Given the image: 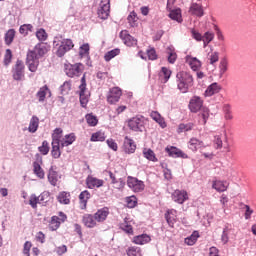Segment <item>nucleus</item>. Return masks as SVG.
I'll return each mask as SVG.
<instances>
[{
    "label": "nucleus",
    "instance_id": "c9c22d12",
    "mask_svg": "<svg viewBox=\"0 0 256 256\" xmlns=\"http://www.w3.org/2000/svg\"><path fill=\"white\" fill-rule=\"evenodd\" d=\"M108 175L112 181V185H116L115 188L116 189H123V187H125V182L123 180H117V178L115 177V174H113V172L109 171Z\"/></svg>",
    "mask_w": 256,
    "mask_h": 256
},
{
    "label": "nucleus",
    "instance_id": "9d476101",
    "mask_svg": "<svg viewBox=\"0 0 256 256\" xmlns=\"http://www.w3.org/2000/svg\"><path fill=\"white\" fill-rule=\"evenodd\" d=\"M203 100L199 96H193L190 99L188 109L191 111V113H199L203 109Z\"/></svg>",
    "mask_w": 256,
    "mask_h": 256
},
{
    "label": "nucleus",
    "instance_id": "e2e57ef3",
    "mask_svg": "<svg viewBox=\"0 0 256 256\" xmlns=\"http://www.w3.org/2000/svg\"><path fill=\"white\" fill-rule=\"evenodd\" d=\"M11 59H13V53L11 52V49H7L3 60L4 65H9V63H11Z\"/></svg>",
    "mask_w": 256,
    "mask_h": 256
},
{
    "label": "nucleus",
    "instance_id": "a18cd8bd",
    "mask_svg": "<svg viewBox=\"0 0 256 256\" xmlns=\"http://www.w3.org/2000/svg\"><path fill=\"white\" fill-rule=\"evenodd\" d=\"M126 253L128 256H143V251L141 250L140 247L137 246H130L126 250Z\"/></svg>",
    "mask_w": 256,
    "mask_h": 256
},
{
    "label": "nucleus",
    "instance_id": "f704fd0d",
    "mask_svg": "<svg viewBox=\"0 0 256 256\" xmlns=\"http://www.w3.org/2000/svg\"><path fill=\"white\" fill-rule=\"evenodd\" d=\"M143 156L145 157V159H147L148 161H152L153 163H157V161H159V159H157V156L155 155V152L151 149L145 148L143 150Z\"/></svg>",
    "mask_w": 256,
    "mask_h": 256
},
{
    "label": "nucleus",
    "instance_id": "680f3d73",
    "mask_svg": "<svg viewBox=\"0 0 256 256\" xmlns=\"http://www.w3.org/2000/svg\"><path fill=\"white\" fill-rule=\"evenodd\" d=\"M79 55L81 58L87 57L89 55V44H83L80 46Z\"/></svg>",
    "mask_w": 256,
    "mask_h": 256
},
{
    "label": "nucleus",
    "instance_id": "412c9836",
    "mask_svg": "<svg viewBox=\"0 0 256 256\" xmlns=\"http://www.w3.org/2000/svg\"><path fill=\"white\" fill-rule=\"evenodd\" d=\"M78 199L80 209H87V203L89 202V199H91V192H89L88 190L82 191L79 194Z\"/></svg>",
    "mask_w": 256,
    "mask_h": 256
},
{
    "label": "nucleus",
    "instance_id": "473e14b6",
    "mask_svg": "<svg viewBox=\"0 0 256 256\" xmlns=\"http://www.w3.org/2000/svg\"><path fill=\"white\" fill-rule=\"evenodd\" d=\"M150 117L154 121H156V123H158L160 127H162V129H165V127H167V123H165V119L161 117V114H159V112H156V111L151 112Z\"/></svg>",
    "mask_w": 256,
    "mask_h": 256
},
{
    "label": "nucleus",
    "instance_id": "4468645a",
    "mask_svg": "<svg viewBox=\"0 0 256 256\" xmlns=\"http://www.w3.org/2000/svg\"><path fill=\"white\" fill-rule=\"evenodd\" d=\"M122 150L127 155H132V153H135V151H137V144H135V141L129 138V136H126L124 138Z\"/></svg>",
    "mask_w": 256,
    "mask_h": 256
},
{
    "label": "nucleus",
    "instance_id": "f3484780",
    "mask_svg": "<svg viewBox=\"0 0 256 256\" xmlns=\"http://www.w3.org/2000/svg\"><path fill=\"white\" fill-rule=\"evenodd\" d=\"M26 65L31 73H37V69H39V58H35L33 54L27 53Z\"/></svg>",
    "mask_w": 256,
    "mask_h": 256
},
{
    "label": "nucleus",
    "instance_id": "7ed1b4c3",
    "mask_svg": "<svg viewBox=\"0 0 256 256\" xmlns=\"http://www.w3.org/2000/svg\"><path fill=\"white\" fill-rule=\"evenodd\" d=\"M188 144H189V148L192 151H197L198 149H200V153L205 157V159H211V157H213V152L203 151L205 147H209V146H206L205 143H203V141L197 138H191Z\"/></svg>",
    "mask_w": 256,
    "mask_h": 256
},
{
    "label": "nucleus",
    "instance_id": "ddd939ff",
    "mask_svg": "<svg viewBox=\"0 0 256 256\" xmlns=\"http://www.w3.org/2000/svg\"><path fill=\"white\" fill-rule=\"evenodd\" d=\"M85 183L87 189H99V187H103L105 185V181L103 179H99L91 175L87 176Z\"/></svg>",
    "mask_w": 256,
    "mask_h": 256
},
{
    "label": "nucleus",
    "instance_id": "4d7b16f0",
    "mask_svg": "<svg viewBox=\"0 0 256 256\" xmlns=\"http://www.w3.org/2000/svg\"><path fill=\"white\" fill-rule=\"evenodd\" d=\"M126 205L129 209H133L134 207H137V197L135 196L127 197Z\"/></svg>",
    "mask_w": 256,
    "mask_h": 256
},
{
    "label": "nucleus",
    "instance_id": "f8f14e48",
    "mask_svg": "<svg viewBox=\"0 0 256 256\" xmlns=\"http://www.w3.org/2000/svg\"><path fill=\"white\" fill-rule=\"evenodd\" d=\"M165 151L168 153L169 157H173L174 159H189V156L185 154V152L175 146H167Z\"/></svg>",
    "mask_w": 256,
    "mask_h": 256
},
{
    "label": "nucleus",
    "instance_id": "bf43d9fd",
    "mask_svg": "<svg viewBox=\"0 0 256 256\" xmlns=\"http://www.w3.org/2000/svg\"><path fill=\"white\" fill-rule=\"evenodd\" d=\"M36 37L39 41H47V32L45 29L41 28L36 32Z\"/></svg>",
    "mask_w": 256,
    "mask_h": 256
},
{
    "label": "nucleus",
    "instance_id": "09e8293b",
    "mask_svg": "<svg viewBox=\"0 0 256 256\" xmlns=\"http://www.w3.org/2000/svg\"><path fill=\"white\" fill-rule=\"evenodd\" d=\"M105 139H106L105 132L98 131V132L92 134V136L90 138V141H92V142H97V141L103 142V141H105Z\"/></svg>",
    "mask_w": 256,
    "mask_h": 256
},
{
    "label": "nucleus",
    "instance_id": "338daca9",
    "mask_svg": "<svg viewBox=\"0 0 256 256\" xmlns=\"http://www.w3.org/2000/svg\"><path fill=\"white\" fill-rule=\"evenodd\" d=\"M31 247H33V244L31 242H29V241H26L24 243V247H23V255L31 256V254H30Z\"/></svg>",
    "mask_w": 256,
    "mask_h": 256
},
{
    "label": "nucleus",
    "instance_id": "49530a36",
    "mask_svg": "<svg viewBox=\"0 0 256 256\" xmlns=\"http://www.w3.org/2000/svg\"><path fill=\"white\" fill-rule=\"evenodd\" d=\"M212 188L218 191V193H223L227 190V185H225V182L218 180L213 182Z\"/></svg>",
    "mask_w": 256,
    "mask_h": 256
},
{
    "label": "nucleus",
    "instance_id": "37998d69",
    "mask_svg": "<svg viewBox=\"0 0 256 256\" xmlns=\"http://www.w3.org/2000/svg\"><path fill=\"white\" fill-rule=\"evenodd\" d=\"M222 109L224 113V119L226 121H233V111L231 110V105L224 104Z\"/></svg>",
    "mask_w": 256,
    "mask_h": 256
},
{
    "label": "nucleus",
    "instance_id": "a211bd4d",
    "mask_svg": "<svg viewBox=\"0 0 256 256\" xmlns=\"http://www.w3.org/2000/svg\"><path fill=\"white\" fill-rule=\"evenodd\" d=\"M120 39L127 45V47H135V45H137V39L131 36L127 30H122L120 32Z\"/></svg>",
    "mask_w": 256,
    "mask_h": 256
},
{
    "label": "nucleus",
    "instance_id": "5701e85b",
    "mask_svg": "<svg viewBox=\"0 0 256 256\" xmlns=\"http://www.w3.org/2000/svg\"><path fill=\"white\" fill-rule=\"evenodd\" d=\"M56 199L60 205H70L71 204V193L67 191H61L56 196Z\"/></svg>",
    "mask_w": 256,
    "mask_h": 256
},
{
    "label": "nucleus",
    "instance_id": "a19ab883",
    "mask_svg": "<svg viewBox=\"0 0 256 256\" xmlns=\"http://www.w3.org/2000/svg\"><path fill=\"white\" fill-rule=\"evenodd\" d=\"M120 229L128 235H133V226H131V222L128 221L127 218H125L124 222L120 224Z\"/></svg>",
    "mask_w": 256,
    "mask_h": 256
},
{
    "label": "nucleus",
    "instance_id": "3c124183",
    "mask_svg": "<svg viewBox=\"0 0 256 256\" xmlns=\"http://www.w3.org/2000/svg\"><path fill=\"white\" fill-rule=\"evenodd\" d=\"M86 122L89 125V127H95L97 126V123H99V120L97 119V116L93 114H87L85 116Z\"/></svg>",
    "mask_w": 256,
    "mask_h": 256
},
{
    "label": "nucleus",
    "instance_id": "79ce46f5",
    "mask_svg": "<svg viewBox=\"0 0 256 256\" xmlns=\"http://www.w3.org/2000/svg\"><path fill=\"white\" fill-rule=\"evenodd\" d=\"M207 61L210 65H215L219 61V52L211 50L207 54Z\"/></svg>",
    "mask_w": 256,
    "mask_h": 256
},
{
    "label": "nucleus",
    "instance_id": "a878e982",
    "mask_svg": "<svg viewBox=\"0 0 256 256\" xmlns=\"http://www.w3.org/2000/svg\"><path fill=\"white\" fill-rule=\"evenodd\" d=\"M221 91V85L217 82L212 83L209 85L204 93L205 97H213V95H217Z\"/></svg>",
    "mask_w": 256,
    "mask_h": 256
},
{
    "label": "nucleus",
    "instance_id": "0e129e2a",
    "mask_svg": "<svg viewBox=\"0 0 256 256\" xmlns=\"http://www.w3.org/2000/svg\"><path fill=\"white\" fill-rule=\"evenodd\" d=\"M39 203V198L37 195L32 194L29 198V205L32 207V209H37V204Z\"/></svg>",
    "mask_w": 256,
    "mask_h": 256
},
{
    "label": "nucleus",
    "instance_id": "423d86ee",
    "mask_svg": "<svg viewBox=\"0 0 256 256\" xmlns=\"http://www.w3.org/2000/svg\"><path fill=\"white\" fill-rule=\"evenodd\" d=\"M13 79L21 81L25 77V64L21 60H17L12 69Z\"/></svg>",
    "mask_w": 256,
    "mask_h": 256
},
{
    "label": "nucleus",
    "instance_id": "c03bdc74",
    "mask_svg": "<svg viewBox=\"0 0 256 256\" xmlns=\"http://www.w3.org/2000/svg\"><path fill=\"white\" fill-rule=\"evenodd\" d=\"M197 239H199V232L194 231L189 237L185 238L184 242L186 245L193 246L197 243Z\"/></svg>",
    "mask_w": 256,
    "mask_h": 256
},
{
    "label": "nucleus",
    "instance_id": "f03ea898",
    "mask_svg": "<svg viewBox=\"0 0 256 256\" xmlns=\"http://www.w3.org/2000/svg\"><path fill=\"white\" fill-rule=\"evenodd\" d=\"M84 70L85 66L81 63H68L64 65V73H66L67 77H81Z\"/></svg>",
    "mask_w": 256,
    "mask_h": 256
},
{
    "label": "nucleus",
    "instance_id": "58836bf2",
    "mask_svg": "<svg viewBox=\"0 0 256 256\" xmlns=\"http://www.w3.org/2000/svg\"><path fill=\"white\" fill-rule=\"evenodd\" d=\"M214 39L215 33L211 31L205 32L204 35H202L203 47H207V45H209V43H211V41H213Z\"/></svg>",
    "mask_w": 256,
    "mask_h": 256
},
{
    "label": "nucleus",
    "instance_id": "8fccbe9b",
    "mask_svg": "<svg viewBox=\"0 0 256 256\" xmlns=\"http://www.w3.org/2000/svg\"><path fill=\"white\" fill-rule=\"evenodd\" d=\"M127 19L130 27H137V21H139V17H137V13L135 11H132L128 15Z\"/></svg>",
    "mask_w": 256,
    "mask_h": 256
},
{
    "label": "nucleus",
    "instance_id": "774afa93",
    "mask_svg": "<svg viewBox=\"0 0 256 256\" xmlns=\"http://www.w3.org/2000/svg\"><path fill=\"white\" fill-rule=\"evenodd\" d=\"M89 103V95L85 93H80V105L81 107H87V104Z\"/></svg>",
    "mask_w": 256,
    "mask_h": 256
},
{
    "label": "nucleus",
    "instance_id": "f257e3e1",
    "mask_svg": "<svg viewBox=\"0 0 256 256\" xmlns=\"http://www.w3.org/2000/svg\"><path fill=\"white\" fill-rule=\"evenodd\" d=\"M177 87L181 93H187L193 87V75L187 71H180L176 75Z\"/></svg>",
    "mask_w": 256,
    "mask_h": 256
},
{
    "label": "nucleus",
    "instance_id": "603ef678",
    "mask_svg": "<svg viewBox=\"0 0 256 256\" xmlns=\"http://www.w3.org/2000/svg\"><path fill=\"white\" fill-rule=\"evenodd\" d=\"M29 32H33V25L31 24H24V25H21L20 28H19V33L21 35H24V36H27L29 35Z\"/></svg>",
    "mask_w": 256,
    "mask_h": 256
},
{
    "label": "nucleus",
    "instance_id": "c85d7f7f",
    "mask_svg": "<svg viewBox=\"0 0 256 256\" xmlns=\"http://www.w3.org/2000/svg\"><path fill=\"white\" fill-rule=\"evenodd\" d=\"M51 155L53 159H59V157H61V142H59L57 139L52 141Z\"/></svg>",
    "mask_w": 256,
    "mask_h": 256
},
{
    "label": "nucleus",
    "instance_id": "7c9ffc66",
    "mask_svg": "<svg viewBox=\"0 0 256 256\" xmlns=\"http://www.w3.org/2000/svg\"><path fill=\"white\" fill-rule=\"evenodd\" d=\"M170 78H171V70H169L167 67H162L159 73V79L161 83H167V81H169Z\"/></svg>",
    "mask_w": 256,
    "mask_h": 256
},
{
    "label": "nucleus",
    "instance_id": "9b49d317",
    "mask_svg": "<svg viewBox=\"0 0 256 256\" xmlns=\"http://www.w3.org/2000/svg\"><path fill=\"white\" fill-rule=\"evenodd\" d=\"M75 47V44H73V40L71 39H65L61 42L60 46L58 47V50L56 51L57 57H63L67 51H71Z\"/></svg>",
    "mask_w": 256,
    "mask_h": 256
},
{
    "label": "nucleus",
    "instance_id": "bb28decb",
    "mask_svg": "<svg viewBox=\"0 0 256 256\" xmlns=\"http://www.w3.org/2000/svg\"><path fill=\"white\" fill-rule=\"evenodd\" d=\"M199 114H198V117H199V123L200 125H207V121L209 120V117H210V110L209 108L207 107H203L201 110H199Z\"/></svg>",
    "mask_w": 256,
    "mask_h": 256
},
{
    "label": "nucleus",
    "instance_id": "4be33fe9",
    "mask_svg": "<svg viewBox=\"0 0 256 256\" xmlns=\"http://www.w3.org/2000/svg\"><path fill=\"white\" fill-rule=\"evenodd\" d=\"M107 217H109V209L107 207L97 210L94 214V219L97 223H103V221L107 220Z\"/></svg>",
    "mask_w": 256,
    "mask_h": 256
},
{
    "label": "nucleus",
    "instance_id": "c756f323",
    "mask_svg": "<svg viewBox=\"0 0 256 256\" xmlns=\"http://www.w3.org/2000/svg\"><path fill=\"white\" fill-rule=\"evenodd\" d=\"M186 63H188L192 71H199L201 69V61L195 57L188 56Z\"/></svg>",
    "mask_w": 256,
    "mask_h": 256
},
{
    "label": "nucleus",
    "instance_id": "dca6fc26",
    "mask_svg": "<svg viewBox=\"0 0 256 256\" xmlns=\"http://www.w3.org/2000/svg\"><path fill=\"white\" fill-rule=\"evenodd\" d=\"M60 217L58 216H52L51 220L49 222V229L50 231H57L59 227H61V221L64 223V221L67 219V215H65L63 212H60Z\"/></svg>",
    "mask_w": 256,
    "mask_h": 256
},
{
    "label": "nucleus",
    "instance_id": "39448f33",
    "mask_svg": "<svg viewBox=\"0 0 256 256\" xmlns=\"http://www.w3.org/2000/svg\"><path fill=\"white\" fill-rule=\"evenodd\" d=\"M122 95H123V90H121V88L119 87L110 88L107 94V103H109V105H117Z\"/></svg>",
    "mask_w": 256,
    "mask_h": 256
},
{
    "label": "nucleus",
    "instance_id": "20e7f679",
    "mask_svg": "<svg viewBox=\"0 0 256 256\" xmlns=\"http://www.w3.org/2000/svg\"><path fill=\"white\" fill-rule=\"evenodd\" d=\"M111 13V0H101L97 9L99 19H109Z\"/></svg>",
    "mask_w": 256,
    "mask_h": 256
},
{
    "label": "nucleus",
    "instance_id": "6e6552de",
    "mask_svg": "<svg viewBox=\"0 0 256 256\" xmlns=\"http://www.w3.org/2000/svg\"><path fill=\"white\" fill-rule=\"evenodd\" d=\"M128 127L131 131H143L145 129V120L143 117H133L128 121Z\"/></svg>",
    "mask_w": 256,
    "mask_h": 256
},
{
    "label": "nucleus",
    "instance_id": "6ab92c4d",
    "mask_svg": "<svg viewBox=\"0 0 256 256\" xmlns=\"http://www.w3.org/2000/svg\"><path fill=\"white\" fill-rule=\"evenodd\" d=\"M190 15L195 17H203L205 11L203 10V5L201 3L192 2L189 8Z\"/></svg>",
    "mask_w": 256,
    "mask_h": 256
},
{
    "label": "nucleus",
    "instance_id": "ea45409f",
    "mask_svg": "<svg viewBox=\"0 0 256 256\" xmlns=\"http://www.w3.org/2000/svg\"><path fill=\"white\" fill-rule=\"evenodd\" d=\"M17 32H15V29H9L4 36V41L6 45H11L15 39V35Z\"/></svg>",
    "mask_w": 256,
    "mask_h": 256
},
{
    "label": "nucleus",
    "instance_id": "cd10ccee",
    "mask_svg": "<svg viewBox=\"0 0 256 256\" xmlns=\"http://www.w3.org/2000/svg\"><path fill=\"white\" fill-rule=\"evenodd\" d=\"M76 139L77 137L75 136V133L65 135L64 138L60 140L61 149H63V147H69V145H73Z\"/></svg>",
    "mask_w": 256,
    "mask_h": 256
},
{
    "label": "nucleus",
    "instance_id": "72a5a7b5",
    "mask_svg": "<svg viewBox=\"0 0 256 256\" xmlns=\"http://www.w3.org/2000/svg\"><path fill=\"white\" fill-rule=\"evenodd\" d=\"M37 129H39V118L37 116H33L30 120L28 131L29 133H36Z\"/></svg>",
    "mask_w": 256,
    "mask_h": 256
},
{
    "label": "nucleus",
    "instance_id": "5fc2aeb1",
    "mask_svg": "<svg viewBox=\"0 0 256 256\" xmlns=\"http://www.w3.org/2000/svg\"><path fill=\"white\" fill-rule=\"evenodd\" d=\"M193 127H195V124H193V123L179 124L178 133H185L187 131H192Z\"/></svg>",
    "mask_w": 256,
    "mask_h": 256
},
{
    "label": "nucleus",
    "instance_id": "69168bd1",
    "mask_svg": "<svg viewBox=\"0 0 256 256\" xmlns=\"http://www.w3.org/2000/svg\"><path fill=\"white\" fill-rule=\"evenodd\" d=\"M49 88L47 87V86H44V87H42V88H40V90L38 91V93H37V97L39 98V101H45V97H46V95H47V90H48Z\"/></svg>",
    "mask_w": 256,
    "mask_h": 256
},
{
    "label": "nucleus",
    "instance_id": "2f4dec72",
    "mask_svg": "<svg viewBox=\"0 0 256 256\" xmlns=\"http://www.w3.org/2000/svg\"><path fill=\"white\" fill-rule=\"evenodd\" d=\"M33 173L38 177V179H45V171L41 167V164L39 162L33 163Z\"/></svg>",
    "mask_w": 256,
    "mask_h": 256
},
{
    "label": "nucleus",
    "instance_id": "2eb2a0df",
    "mask_svg": "<svg viewBox=\"0 0 256 256\" xmlns=\"http://www.w3.org/2000/svg\"><path fill=\"white\" fill-rule=\"evenodd\" d=\"M49 50L45 44H37L33 50H29L28 55H32L36 59H41Z\"/></svg>",
    "mask_w": 256,
    "mask_h": 256
},
{
    "label": "nucleus",
    "instance_id": "aec40b11",
    "mask_svg": "<svg viewBox=\"0 0 256 256\" xmlns=\"http://www.w3.org/2000/svg\"><path fill=\"white\" fill-rule=\"evenodd\" d=\"M165 219L169 227L173 229V227H175V224L177 223V210L175 209L167 210L165 213Z\"/></svg>",
    "mask_w": 256,
    "mask_h": 256
},
{
    "label": "nucleus",
    "instance_id": "b1692460",
    "mask_svg": "<svg viewBox=\"0 0 256 256\" xmlns=\"http://www.w3.org/2000/svg\"><path fill=\"white\" fill-rule=\"evenodd\" d=\"M132 243L135 245H147V243H151V236L148 234H140L134 236L132 239Z\"/></svg>",
    "mask_w": 256,
    "mask_h": 256
},
{
    "label": "nucleus",
    "instance_id": "864d4df0",
    "mask_svg": "<svg viewBox=\"0 0 256 256\" xmlns=\"http://www.w3.org/2000/svg\"><path fill=\"white\" fill-rule=\"evenodd\" d=\"M229 233H231V228L226 226L223 229V232H222V235H221V241H222L223 245H227L229 243Z\"/></svg>",
    "mask_w": 256,
    "mask_h": 256
},
{
    "label": "nucleus",
    "instance_id": "1a4fd4ad",
    "mask_svg": "<svg viewBox=\"0 0 256 256\" xmlns=\"http://www.w3.org/2000/svg\"><path fill=\"white\" fill-rule=\"evenodd\" d=\"M172 201L174 203H178L179 205H183L185 201H189V194L185 190H175L171 195Z\"/></svg>",
    "mask_w": 256,
    "mask_h": 256
},
{
    "label": "nucleus",
    "instance_id": "13d9d810",
    "mask_svg": "<svg viewBox=\"0 0 256 256\" xmlns=\"http://www.w3.org/2000/svg\"><path fill=\"white\" fill-rule=\"evenodd\" d=\"M48 181L51 185H53V187H55V185H57V173H55V171H50L48 173Z\"/></svg>",
    "mask_w": 256,
    "mask_h": 256
},
{
    "label": "nucleus",
    "instance_id": "e433bc0d",
    "mask_svg": "<svg viewBox=\"0 0 256 256\" xmlns=\"http://www.w3.org/2000/svg\"><path fill=\"white\" fill-rule=\"evenodd\" d=\"M170 19L177 21V23H183V17L181 16V9L171 10L169 13Z\"/></svg>",
    "mask_w": 256,
    "mask_h": 256
},
{
    "label": "nucleus",
    "instance_id": "4c0bfd02",
    "mask_svg": "<svg viewBox=\"0 0 256 256\" xmlns=\"http://www.w3.org/2000/svg\"><path fill=\"white\" fill-rule=\"evenodd\" d=\"M228 68H229V62L227 61V58L221 59L218 66L220 77H223L225 73H227Z\"/></svg>",
    "mask_w": 256,
    "mask_h": 256
},
{
    "label": "nucleus",
    "instance_id": "de8ad7c7",
    "mask_svg": "<svg viewBox=\"0 0 256 256\" xmlns=\"http://www.w3.org/2000/svg\"><path fill=\"white\" fill-rule=\"evenodd\" d=\"M120 53H121V49H119V48L110 50L104 55V60L109 62V61H111V59H115V57H117V55H120Z\"/></svg>",
    "mask_w": 256,
    "mask_h": 256
},
{
    "label": "nucleus",
    "instance_id": "0eeeda50",
    "mask_svg": "<svg viewBox=\"0 0 256 256\" xmlns=\"http://www.w3.org/2000/svg\"><path fill=\"white\" fill-rule=\"evenodd\" d=\"M127 185L134 193H141L145 189V183L135 177H128Z\"/></svg>",
    "mask_w": 256,
    "mask_h": 256
},
{
    "label": "nucleus",
    "instance_id": "6e6d98bb",
    "mask_svg": "<svg viewBox=\"0 0 256 256\" xmlns=\"http://www.w3.org/2000/svg\"><path fill=\"white\" fill-rule=\"evenodd\" d=\"M50 149L51 148L49 147V142H47L46 140H44L42 142V145L40 147H38V151H39V153H41V155H48Z\"/></svg>",
    "mask_w": 256,
    "mask_h": 256
},
{
    "label": "nucleus",
    "instance_id": "052dcab7",
    "mask_svg": "<svg viewBox=\"0 0 256 256\" xmlns=\"http://www.w3.org/2000/svg\"><path fill=\"white\" fill-rule=\"evenodd\" d=\"M61 135H63V129L56 128L52 134V141H55L56 139L58 143H61Z\"/></svg>",
    "mask_w": 256,
    "mask_h": 256
},
{
    "label": "nucleus",
    "instance_id": "393cba45",
    "mask_svg": "<svg viewBox=\"0 0 256 256\" xmlns=\"http://www.w3.org/2000/svg\"><path fill=\"white\" fill-rule=\"evenodd\" d=\"M82 223L85 225V227H88L89 229L97 227V220H95V216L91 214H85L82 218Z\"/></svg>",
    "mask_w": 256,
    "mask_h": 256
}]
</instances>
